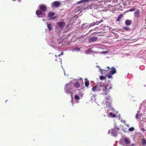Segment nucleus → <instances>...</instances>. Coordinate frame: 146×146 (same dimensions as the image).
<instances>
[{
  "mask_svg": "<svg viewBox=\"0 0 146 146\" xmlns=\"http://www.w3.org/2000/svg\"><path fill=\"white\" fill-rule=\"evenodd\" d=\"M111 75L112 74L110 73V74H109L108 76V78H112V76Z\"/></svg>",
  "mask_w": 146,
  "mask_h": 146,
  "instance_id": "obj_25",
  "label": "nucleus"
},
{
  "mask_svg": "<svg viewBox=\"0 0 146 146\" xmlns=\"http://www.w3.org/2000/svg\"><path fill=\"white\" fill-rule=\"evenodd\" d=\"M140 11L139 10H138L134 13V16L136 18H138L139 17Z\"/></svg>",
  "mask_w": 146,
  "mask_h": 146,
  "instance_id": "obj_6",
  "label": "nucleus"
},
{
  "mask_svg": "<svg viewBox=\"0 0 146 146\" xmlns=\"http://www.w3.org/2000/svg\"><path fill=\"white\" fill-rule=\"evenodd\" d=\"M54 15V13L53 12H49L48 14V16L49 17H50L53 16Z\"/></svg>",
  "mask_w": 146,
  "mask_h": 146,
  "instance_id": "obj_12",
  "label": "nucleus"
},
{
  "mask_svg": "<svg viewBox=\"0 0 146 146\" xmlns=\"http://www.w3.org/2000/svg\"><path fill=\"white\" fill-rule=\"evenodd\" d=\"M36 13L37 15H40L42 14V12L41 10H38L36 11Z\"/></svg>",
  "mask_w": 146,
  "mask_h": 146,
  "instance_id": "obj_15",
  "label": "nucleus"
},
{
  "mask_svg": "<svg viewBox=\"0 0 146 146\" xmlns=\"http://www.w3.org/2000/svg\"><path fill=\"white\" fill-rule=\"evenodd\" d=\"M59 28L63 30L65 23L64 22H58L57 23Z\"/></svg>",
  "mask_w": 146,
  "mask_h": 146,
  "instance_id": "obj_3",
  "label": "nucleus"
},
{
  "mask_svg": "<svg viewBox=\"0 0 146 146\" xmlns=\"http://www.w3.org/2000/svg\"><path fill=\"white\" fill-rule=\"evenodd\" d=\"M40 10L43 11H46L47 10L46 7L44 5H41L40 6Z\"/></svg>",
  "mask_w": 146,
  "mask_h": 146,
  "instance_id": "obj_8",
  "label": "nucleus"
},
{
  "mask_svg": "<svg viewBox=\"0 0 146 146\" xmlns=\"http://www.w3.org/2000/svg\"><path fill=\"white\" fill-rule=\"evenodd\" d=\"M74 50H80V49L78 47H76L74 48Z\"/></svg>",
  "mask_w": 146,
  "mask_h": 146,
  "instance_id": "obj_29",
  "label": "nucleus"
},
{
  "mask_svg": "<svg viewBox=\"0 0 146 146\" xmlns=\"http://www.w3.org/2000/svg\"><path fill=\"white\" fill-rule=\"evenodd\" d=\"M74 86L76 88H77L79 87L80 84L78 82H76L74 84Z\"/></svg>",
  "mask_w": 146,
  "mask_h": 146,
  "instance_id": "obj_16",
  "label": "nucleus"
},
{
  "mask_svg": "<svg viewBox=\"0 0 146 146\" xmlns=\"http://www.w3.org/2000/svg\"><path fill=\"white\" fill-rule=\"evenodd\" d=\"M53 6L55 7H59L61 4L60 2L58 1H55L52 3Z\"/></svg>",
  "mask_w": 146,
  "mask_h": 146,
  "instance_id": "obj_4",
  "label": "nucleus"
},
{
  "mask_svg": "<svg viewBox=\"0 0 146 146\" xmlns=\"http://www.w3.org/2000/svg\"><path fill=\"white\" fill-rule=\"evenodd\" d=\"M123 14H121L119 15L117 17V21H119L121 19V17L122 16Z\"/></svg>",
  "mask_w": 146,
  "mask_h": 146,
  "instance_id": "obj_18",
  "label": "nucleus"
},
{
  "mask_svg": "<svg viewBox=\"0 0 146 146\" xmlns=\"http://www.w3.org/2000/svg\"><path fill=\"white\" fill-rule=\"evenodd\" d=\"M102 21H103V20H102V21H97V22H94L93 23H91L89 25V27H91L92 26H93L94 25H98Z\"/></svg>",
  "mask_w": 146,
  "mask_h": 146,
  "instance_id": "obj_7",
  "label": "nucleus"
},
{
  "mask_svg": "<svg viewBox=\"0 0 146 146\" xmlns=\"http://www.w3.org/2000/svg\"><path fill=\"white\" fill-rule=\"evenodd\" d=\"M74 98L76 100H78L80 99V98L79 96L77 95H76L75 96Z\"/></svg>",
  "mask_w": 146,
  "mask_h": 146,
  "instance_id": "obj_22",
  "label": "nucleus"
},
{
  "mask_svg": "<svg viewBox=\"0 0 146 146\" xmlns=\"http://www.w3.org/2000/svg\"><path fill=\"white\" fill-rule=\"evenodd\" d=\"M98 38L96 37H91L89 38V42L91 43L96 41L97 40Z\"/></svg>",
  "mask_w": 146,
  "mask_h": 146,
  "instance_id": "obj_5",
  "label": "nucleus"
},
{
  "mask_svg": "<svg viewBox=\"0 0 146 146\" xmlns=\"http://www.w3.org/2000/svg\"><path fill=\"white\" fill-rule=\"evenodd\" d=\"M111 70L110 72V74H113L116 73V70L115 68L112 67L111 68Z\"/></svg>",
  "mask_w": 146,
  "mask_h": 146,
  "instance_id": "obj_9",
  "label": "nucleus"
},
{
  "mask_svg": "<svg viewBox=\"0 0 146 146\" xmlns=\"http://www.w3.org/2000/svg\"><path fill=\"white\" fill-rule=\"evenodd\" d=\"M107 68H108V70H107V71H108L109 70V69H110V67H109V66H107Z\"/></svg>",
  "mask_w": 146,
  "mask_h": 146,
  "instance_id": "obj_32",
  "label": "nucleus"
},
{
  "mask_svg": "<svg viewBox=\"0 0 146 146\" xmlns=\"http://www.w3.org/2000/svg\"><path fill=\"white\" fill-rule=\"evenodd\" d=\"M142 130L143 131H145V129L144 128H142Z\"/></svg>",
  "mask_w": 146,
  "mask_h": 146,
  "instance_id": "obj_34",
  "label": "nucleus"
},
{
  "mask_svg": "<svg viewBox=\"0 0 146 146\" xmlns=\"http://www.w3.org/2000/svg\"><path fill=\"white\" fill-rule=\"evenodd\" d=\"M106 52H102V53H105Z\"/></svg>",
  "mask_w": 146,
  "mask_h": 146,
  "instance_id": "obj_35",
  "label": "nucleus"
},
{
  "mask_svg": "<svg viewBox=\"0 0 146 146\" xmlns=\"http://www.w3.org/2000/svg\"><path fill=\"white\" fill-rule=\"evenodd\" d=\"M121 122L123 123L125 125V123H126V121L125 120H121Z\"/></svg>",
  "mask_w": 146,
  "mask_h": 146,
  "instance_id": "obj_27",
  "label": "nucleus"
},
{
  "mask_svg": "<svg viewBox=\"0 0 146 146\" xmlns=\"http://www.w3.org/2000/svg\"><path fill=\"white\" fill-rule=\"evenodd\" d=\"M137 114L136 115V118H137Z\"/></svg>",
  "mask_w": 146,
  "mask_h": 146,
  "instance_id": "obj_37",
  "label": "nucleus"
},
{
  "mask_svg": "<svg viewBox=\"0 0 146 146\" xmlns=\"http://www.w3.org/2000/svg\"><path fill=\"white\" fill-rule=\"evenodd\" d=\"M124 141L126 144H129L130 143V141L129 139L127 137H125L124 139Z\"/></svg>",
  "mask_w": 146,
  "mask_h": 146,
  "instance_id": "obj_10",
  "label": "nucleus"
},
{
  "mask_svg": "<svg viewBox=\"0 0 146 146\" xmlns=\"http://www.w3.org/2000/svg\"><path fill=\"white\" fill-rule=\"evenodd\" d=\"M112 87L111 84H108L104 86L103 83L100 82L96 86H94L92 89L94 92H99L100 94L106 95Z\"/></svg>",
  "mask_w": 146,
  "mask_h": 146,
  "instance_id": "obj_1",
  "label": "nucleus"
},
{
  "mask_svg": "<svg viewBox=\"0 0 146 146\" xmlns=\"http://www.w3.org/2000/svg\"><path fill=\"white\" fill-rule=\"evenodd\" d=\"M135 144H132L131 145V146H134Z\"/></svg>",
  "mask_w": 146,
  "mask_h": 146,
  "instance_id": "obj_36",
  "label": "nucleus"
},
{
  "mask_svg": "<svg viewBox=\"0 0 146 146\" xmlns=\"http://www.w3.org/2000/svg\"><path fill=\"white\" fill-rule=\"evenodd\" d=\"M47 27L48 28L49 30L51 31L52 29V25L50 23H47Z\"/></svg>",
  "mask_w": 146,
  "mask_h": 146,
  "instance_id": "obj_13",
  "label": "nucleus"
},
{
  "mask_svg": "<svg viewBox=\"0 0 146 146\" xmlns=\"http://www.w3.org/2000/svg\"><path fill=\"white\" fill-rule=\"evenodd\" d=\"M13 0V1H15L16 0Z\"/></svg>",
  "mask_w": 146,
  "mask_h": 146,
  "instance_id": "obj_39",
  "label": "nucleus"
},
{
  "mask_svg": "<svg viewBox=\"0 0 146 146\" xmlns=\"http://www.w3.org/2000/svg\"><path fill=\"white\" fill-rule=\"evenodd\" d=\"M100 80H102L105 79L106 78V77L102 76H100Z\"/></svg>",
  "mask_w": 146,
  "mask_h": 146,
  "instance_id": "obj_24",
  "label": "nucleus"
},
{
  "mask_svg": "<svg viewBox=\"0 0 146 146\" xmlns=\"http://www.w3.org/2000/svg\"><path fill=\"white\" fill-rule=\"evenodd\" d=\"M125 125L127 126L128 127H129V125L128 124H125Z\"/></svg>",
  "mask_w": 146,
  "mask_h": 146,
  "instance_id": "obj_33",
  "label": "nucleus"
},
{
  "mask_svg": "<svg viewBox=\"0 0 146 146\" xmlns=\"http://www.w3.org/2000/svg\"><path fill=\"white\" fill-rule=\"evenodd\" d=\"M142 144L143 145H146V140L144 139H141Z\"/></svg>",
  "mask_w": 146,
  "mask_h": 146,
  "instance_id": "obj_17",
  "label": "nucleus"
},
{
  "mask_svg": "<svg viewBox=\"0 0 146 146\" xmlns=\"http://www.w3.org/2000/svg\"><path fill=\"white\" fill-rule=\"evenodd\" d=\"M55 56L56 57H57V56L56 55H55Z\"/></svg>",
  "mask_w": 146,
  "mask_h": 146,
  "instance_id": "obj_38",
  "label": "nucleus"
},
{
  "mask_svg": "<svg viewBox=\"0 0 146 146\" xmlns=\"http://www.w3.org/2000/svg\"><path fill=\"white\" fill-rule=\"evenodd\" d=\"M56 18V17H52V18H51L50 19H52V20H53L55 18Z\"/></svg>",
  "mask_w": 146,
  "mask_h": 146,
  "instance_id": "obj_30",
  "label": "nucleus"
},
{
  "mask_svg": "<svg viewBox=\"0 0 146 146\" xmlns=\"http://www.w3.org/2000/svg\"><path fill=\"white\" fill-rule=\"evenodd\" d=\"M136 9L135 8H133L128 10L127 12H131L134 11Z\"/></svg>",
  "mask_w": 146,
  "mask_h": 146,
  "instance_id": "obj_20",
  "label": "nucleus"
},
{
  "mask_svg": "<svg viewBox=\"0 0 146 146\" xmlns=\"http://www.w3.org/2000/svg\"><path fill=\"white\" fill-rule=\"evenodd\" d=\"M104 116L106 117V115H104Z\"/></svg>",
  "mask_w": 146,
  "mask_h": 146,
  "instance_id": "obj_40",
  "label": "nucleus"
},
{
  "mask_svg": "<svg viewBox=\"0 0 146 146\" xmlns=\"http://www.w3.org/2000/svg\"><path fill=\"white\" fill-rule=\"evenodd\" d=\"M100 72L102 74H104L105 73H106L107 72V71L106 70H102L101 69H100Z\"/></svg>",
  "mask_w": 146,
  "mask_h": 146,
  "instance_id": "obj_19",
  "label": "nucleus"
},
{
  "mask_svg": "<svg viewBox=\"0 0 146 146\" xmlns=\"http://www.w3.org/2000/svg\"><path fill=\"white\" fill-rule=\"evenodd\" d=\"M123 29L124 30L128 31L130 30V28L127 27H123Z\"/></svg>",
  "mask_w": 146,
  "mask_h": 146,
  "instance_id": "obj_23",
  "label": "nucleus"
},
{
  "mask_svg": "<svg viewBox=\"0 0 146 146\" xmlns=\"http://www.w3.org/2000/svg\"><path fill=\"white\" fill-rule=\"evenodd\" d=\"M63 54V52H61L60 54L58 55V56L59 57H60L61 55H62Z\"/></svg>",
  "mask_w": 146,
  "mask_h": 146,
  "instance_id": "obj_28",
  "label": "nucleus"
},
{
  "mask_svg": "<svg viewBox=\"0 0 146 146\" xmlns=\"http://www.w3.org/2000/svg\"><path fill=\"white\" fill-rule=\"evenodd\" d=\"M109 115H111V116L112 115V116H111V117H115L116 116V115H115V114H114L113 115V113L112 112L110 113Z\"/></svg>",
  "mask_w": 146,
  "mask_h": 146,
  "instance_id": "obj_21",
  "label": "nucleus"
},
{
  "mask_svg": "<svg viewBox=\"0 0 146 146\" xmlns=\"http://www.w3.org/2000/svg\"><path fill=\"white\" fill-rule=\"evenodd\" d=\"M132 23V21L129 20H127L126 21L125 24L127 25H130Z\"/></svg>",
  "mask_w": 146,
  "mask_h": 146,
  "instance_id": "obj_11",
  "label": "nucleus"
},
{
  "mask_svg": "<svg viewBox=\"0 0 146 146\" xmlns=\"http://www.w3.org/2000/svg\"><path fill=\"white\" fill-rule=\"evenodd\" d=\"M90 52H94V53H98V52H94L92 50H90Z\"/></svg>",
  "mask_w": 146,
  "mask_h": 146,
  "instance_id": "obj_31",
  "label": "nucleus"
},
{
  "mask_svg": "<svg viewBox=\"0 0 146 146\" xmlns=\"http://www.w3.org/2000/svg\"><path fill=\"white\" fill-rule=\"evenodd\" d=\"M85 80H86V81L85 82V86L86 87H88L89 85V82L87 80V79L86 78L85 79Z\"/></svg>",
  "mask_w": 146,
  "mask_h": 146,
  "instance_id": "obj_14",
  "label": "nucleus"
},
{
  "mask_svg": "<svg viewBox=\"0 0 146 146\" xmlns=\"http://www.w3.org/2000/svg\"><path fill=\"white\" fill-rule=\"evenodd\" d=\"M134 128L133 127H131L129 129V131H134Z\"/></svg>",
  "mask_w": 146,
  "mask_h": 146,
  "instance_id": "obj_26",
  "label": "nucleus"
},
{
  "mask_svg": "<svg viewBox=\"0 0 146 146\" xmlns=\"http://www.w3.org/2000/svg\"><path fill=\"white\" fill-rule=\"evenodd\" d=\"M72 88V87L71 86V84L68 83L66 85L64 89L65 92L67 93H71V89Z\"/></svg>",
  "mask_w": 146,
  "mask_h": 146,
  "instance_id": "obj_2",
  "label": "nucleus"
}]
</instances>
